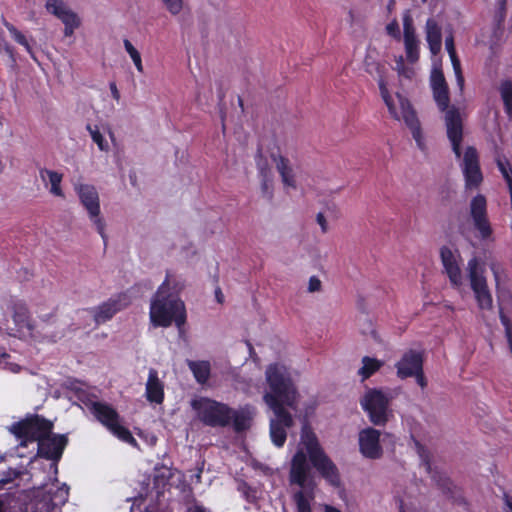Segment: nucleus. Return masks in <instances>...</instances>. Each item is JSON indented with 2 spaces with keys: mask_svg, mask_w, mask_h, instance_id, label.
Wrapping results in <instances>:
<instances>
[{
  "mask_svg": "<svg viewBox=\"0 0 512 512\" xmlns=\"http://www.w3.org/2000/svg\"><path fill=\"white\" fill-rule=\"evenodd\" d=\"M149 317L154 327H169L174 322L181 329L186 322L184 302L178 296L157 290L151 299Z\"/></svg>",
  "mask_w": 512,
  "mask_h": 512,
  "instance_id": "nucleus-4",
  "label": "nucleus"
},
{
  "mask_svg": "<svg viewBox=\"0 0 512 512\" xmlns=\"http://www.w3.org/2000/svg\"><path fill=\"white\" fill-rule=\"evenodd\" d=\"M68 496L69 488L66 484L60 485L55 478L37 490L33 500V512H59V506L67 502Z\"/></svg>",
  "mask_w": 512,
  "mask_h": 512,
  "instance_id": "nucleus-10",
  "label": "nucleus"
},
{
  "mask_svg": "<svg viewBox=\"0 0 512 512\" xmlns=\"http://www.w3.org/2000/svg\"><path fill=\"white\" fill-rule=\"evenodd\" d=\"M255 162L258 176L273 174L271 161L261 150L256 154Z\"/></svg>",
  "mask_w": 512,
  "mask_h": 512,
  "instance_id": "nucleus-38",
  "label": "nucleus"
},
{
  "mask_svg": "<svg viewBox=\"0 0 512 512\" xmlns=\"http://www.w3.org/2000/svg\"><path fill=\"white\" fill-rule=\"evenodd\" d=\"M164 4L165 8L171 13L172 15H178L184 6L183 0H161Z\"/></svg>",
  "mask_w": 512,
  "mask_h": 512,
  "instance_id": "nucleus-43",
  "label": "nucleus"
},
{
  "mask_svg": "<svg viewBox=\"0 0 512 512\" xmlns=\"http://www.w3.org/2000/svg\"><path fill=\"white\" fill-rule=\"evenodd\" d=\"M90 411L118 439L133 446L136 445V440L131 432L122 425L119 414L111 405L103 402H92Z\"/></svg>",
  "mask_w": 512,
  "mask_h": 512,
  "instance_id": "nucleus-11",
  "label": "nucleus"
},
{
  "mask_svg": "<svg viewBox=\"0 0 512 512\" xmlns=\"http://www.w3.org/2000/svg\"><path fill=\"white\" fill-rule=\"evenodd\" d=\"M449 57L451 59V63H452L453 70L455 73L457 86L459 87L460 91H462L464 88V77L462 75L460 60L458 59L456 54H454L453 56H449Z\"/></svg>",
  "mask_w": 512,
  "mask_h": 512,
  "instance_id": "nucleus-42",
  "label": "nucleus"
},
{
  "mask_svg": "<svg viewBox=\"0 0 512 512\" xmlns=\"http://www.w3.org/2000/svg\"><path fill=\"white\" fill-rule=\"evenodd\" d=\"M325 512H341L340 510L336 509L335 507L326 505L325 506Z\"/></svg>",
  "mask_w": 512,
  "mask_h": 512,
  "instance_id": "nucleus-55",
  "label": "nucleus"
},
{
  "mask_svg": "<svg viewBox=\"0 0 512 512\" xmlns=\"http://www.w3.org/2000/svg\"><path fill=\"white\" fill-rule=\"evenodd\" d=\"M131 303V298L126 294H119L92 310L94 320L102 324L110 320L117 312L124 309Z\"/></svg>",
  "mask_w": 512,
  "mask_h": 512,
  "instance_id": "nucleus-19",
  "label": "nucleus"
},
{
  "mask_svg": "<svg viewBox=\"0 0 512 512\" xmlns=\"http://www.w3.org/2000/svg\"><path fill=\"white\" fill-rule=\"evenodd\" d=\"M506 505L510 509V512H512V502L508 497H506Z\"/></svg>",
  "mask_w": 512,
  "mask_h": 512,
  "instance_id": "nucleus-56",
  "label": "nucleus"
},
{
  "mask_svg": "<svg viewBox=\"0 0 512 512\" xmlns=\"http://www.w3.org/2000/svg\"><path fill=\"white\" fill-rule=\"evenodd\" d=\"M123 46H124L126 53L129 55L130 59L132 60L137 72L140 74H143L144 73V65H143L141 53L139 52V50L132 44V42L129 39L123 40Z\"/></svg>",
  "mask_w": 512,
  "mask_h": 512,
  "instance_id": "nucleus-34",
  "label": "nucleus"
},
{
  "mask_svg": "<svg viewBox=\"0 0 512 512\" xmlns=\"http://www.w3.org/2000/svg\"><path fill=\"white\" fill-rule=\"evenodd\" d=\"M413 376L416 378V382L419 386H421L422 388L426 386L427 383L423 375V369L421 370V372H417Z\"/></svg>",
  "mask_w": 512,
  "mask_h": 512,
  "instance_id": "nucleus-52",
  "label": "nucleus"
},
{
  "mask_svg": "<svg viewBox=\"0 0 512 512\" xmlns=\"http://www.w3.org/2000/svg\"><path fill=\"white\" fill-rule=\"evenodd\" d=\"M145 395L150 403L161 404L164 399V384L155 369H150L146 382Z\"/></svg>",
  "mask_w": 512,
  "mask_h": 512,
  "instance_id": "nucleus-26",
  "label": "nucleus"
},
{
  "mask_svg": "<svg viewBox=\"0 0 512 512\" xmlns=\"http://www.w3.org/2000/svg\"><path fill=\"white\" fill-rule=\"evenodd\" d=\"M403 24V42L405 48V58L400 55L395 58V71L399 78L412 80L416 77V63L420 55V41L417 38L416 30L413 24V18L410 11H405L402 16Z\"/></svg>",
  "mask_w": 512,
  "mask_h": 512,
  "instance_id": "nucleus-5",
  "label": "nucleus"
},
{
  "mask_svg": "<svg viewBox=\"0 0 512 512\" xmlns=\"http://www.w3.org/2000/svg\"><path fill=\"white\" fill-rule=\"evenodd\" d=\"M130 512H135V508H134V505L131 507V510Z\"/></svg>",
  "mask_w": 512,
  "mask_h": 512,
  "instance_id": "nucleus-60",
  "label": "nucleus"
},
{
  "mask_svg": "<svg viewBox=\"0 0 512 512\" xmlns=\"http://www.w3.org/2000/svg\"><path fill=\"white\" fill-rule=\"evenodd\" d=\"M309 460L322 477L332 486L340 485V477L336 465L327 456L320 445L317 435L305 420L300 433V442L291 461L290 482L301 489L294 496L296 512H312L311 502L314 499V484L308 480Z\"/></svg>",
  "mask_w": 512,
  "mask_h": 512,
  "instance_id": "nucleus-1",
  "label": "nucleus"
},
{
  "mask_svg": "<svg viewBox=\"0 0 512 512\" xmlns=\"http://www.w3.org/2000/svg\"><path fill=\"white\" fill-rule=\"evenodd\" d=\"M271 158L280 175L283 187L286 190H295L297 188L296 174L290 160L281 154H273Z\"/></svg>",
  "mask_w": 512,
  "mask_h": 512,
  "instance_id": "nucleus-24",
  "label": "nucleus"
},
{
  "mask_svg": "<svg viewBox=\"0 0 512 512\" xmlns=\"http://www.w3.org/2000/svg\"><path fill=\"white\" fill-rule=\"evenodd\" d=\"M418 448V454L421 460V466L423 469L431 475V479L433 482H435L438 486H440L443 489H448V478L443 476L440 472H438L436 469L433 470L432 464L430 462L429 453L427 450H425L422 446L417 445Z\"/></svg>",
  "mask_w": 512,
  "mask_h": 512,
  "instance_id": "nucleus-29",
  "label": "nucleus"
},
{
  "mask_svg": "<svg viewBox=\"0 0 512 512\" xmlns=\"http://www.w3.org/2000/svg\"><path fill=\"white\" fill-rule=\"evenodd\" d=\"M400 512H424L418 507L417 501L408 494L399 497Z\"/></svg>",
  "mask_w": 512,
  "mask_h": 512,
  "instance_id": "nucleus-39",
  "label": "nucleus"
},
{
  "mask_svg": "<svg viewBox=\"0 0 512 512\" xmlns=\"http://www.w3.org/2000/svg\"><path fill=\"white\" fill-rule=\"evenodd\" d=\"M109 89H110L112 98L115 101L119 102L121 96H120V91L118 90L116 83L115 82H111L109 84Z\"/></svg>",
  "mask_w": 512,
  "mask_h": 512,
  "instance_id": "nucleus-51",
  "label": "nucleus"
},
{
  "mask_svg": "<svg viewBox=\"0 0 512 512\" xmlns=\"http://www.w3.org/2000/svg\"><path fill=\"white\" fill-rule=\"evenodd\" d=\"M489 268H490V270L493 273L496 286H498L499 283H500V276H501V272H502V267H501V265L499 263H497L495 261H491L489 263Z\"/></svg>",
  "mask_w": 512,
  "mask_h": 512,
  "instance_id": "nucleus-46",
  "label": "nucleus"
},
{
  "mask_svg": "<svg viewBox=\"0 0 512 512\" xmlns=\"http://www.w3.org/2000/svg\"><path fill=\"white\" fill-rule=\"evenodd\" d=\"M395 367L399 378L413 377L415 373L422 370V355L418 351L409 350L402 355L401 359L395 364Z\"/></svg>",
  "mask_w": 512,
  "mask_h": 512,
  "instance_id": "nucleus-22",
  "label": "nucleus"
},
{
  "mask_svg": "<svg viewBox=\"0 0 512 512\" xmlns=\"http://www.w3.org/2000/svg\"><path fill=\"white\" fill-rule=\"evenodd\" d=\"M237 389L243 391L244 393H246L248 395H253L255 393H259V391H260L258 386H254L252 388V386H250V385H242L240 382L237 383Z\"/></svg>",
  "mask_w": 512,
  "mask_h": 512,
  "instance_id": "nucleus-48",
  "label": "nucleus"
},
{
  "mask_svg": "<svg viewBox=\"0 0 512 512\" xmlns=\"http://www.w3.org/2000/svg\"><path fill=\"white\" fill-rule=\"evenodd\" d=\"M216 297H217L218 301L221 302V299H220L221 298V293H220V291L216 292Z\"/></svg>",
  "mask_w": 512,
  "mask_h": 512,
  "instance_id": "nucleus-59",
  "label": "nucleus"
},
{
  "mask_svg": "<svg viewBox=\"0 0 512 512\" xmlns=\"http://www.w3.org/2000/svg\"><path fill=\"white\" fill-rule=\"evenodd\" d=\"M383 366V361L373 357L365 356L362 358V367L358 370V374L362 380L368 379Z\"/></svg>",
  "mask_w": 512,
  "mask_h": 512,
  "instance_id": "nucleus-33",
  "label": "nucleus"
},
{
  "mask_svg": "<svg viewBox=\"0 0 512 512\" xmlns=\"http://www.w3.org/2000/svg\"><path fill=\"white\" fill-rule=\"evenodd\" d=\"M470 214L475 228L481 238L486 239L491 235V227L486 215V199L483 195L475 196L470 203Z\"/></svg>",
  "mask_w": 512,
  "mask_h": 512,
  "instance_id": "nucleus-21",
  "label": "nucleus"
},
{
  "mask_svg": "<svg viewBox=\"0 0 512 512\" xmlns=\"http://www.w3.org/2000/svg\"><path fill=\"white\" fill-rule=\"evenodd\" d=\"M391 396L380 389L367 390L360 400L362 409L376 426H384L393 417Z\"/></svg>",
  "mask_w": 512,
  "mask_h": 512,
  "instance_id": "nucleus-9",
  "label": "nucleus"
},
{
  "mask_svg": "<svg viewBox=\"0 0 512 512\" xmlns=\"http://www.w3.org/2000/svg\"><path fill=\"white\" fill-rule=\"evenodd\" d=\"M507 336H508L509 347H510V350L512 353V336L510 335L509 332L507 333Z\"/></svg>",
  "mask_w": 512,
  "mask_h": 512,
  "instance_id": "nucleus-57",
  "label": "nucleus"
},
{
  "mask_svg": "<svg viewBox=\"0 0 512 512\" xmlns=\"http://www.w3.org/2000/svg\"><path fill=\"white\" fill-rule=\"evenodd\" d=\"M12 320L14 328H9L14 336L25 340H39L40 337L29 317L28 310L23 304H15L13 307Z\"/></svg>",
  "mask_w": 512,
  "mask_h": 512,
  "instance_id": "nucleus-15",
  "label": "nucleus"
},
{
  "mask_svg": "<svg viewBox=\"0 0 512 512\" xmlns=\"http://www.w3.org/2000/svg\"><path fill=\"white\" fill-rule=\"evenodd\" d=\"M28 496L25 491L15 490L0 496V512H24Z\"/></svg>",
  "mask_w": 512,
  "mask_h": 512,
  "instance_id": "nucleus-25",
  "label": "nucleus"
},
{
  "mask_svg": "<svg viewBox=\"0 0 512 512\" xmlns=\"http://www.w3.org/2000/svg\"><path fill=\"white\" fill-rule=\"evenodd\" d=\"M385 29L389 36H391L392 38H394L397 41L401 40L400 28H399V24L396 20H393L390 23H388L386 25Z\"/></svg>",
  "mask_w": 512,
  "mask_h": 512,
  "instance_id": "nucleus-45",
  "label": "nucleus"
},
{
  "mask_svg": "<svg viewBox=\"0 0 512 512\" xmlns=\"http://www.w3.org/2000/svg\"><path fill=\"white\" fill-rule=\"evenodd\" d=\"M185 286L186 282L182 276L168 273L158 290H162L163 294L178 296Z\"/></svg>",
  "mask_w": 512,
  "mask_h": 512,
  "instance_id": "nucleus-31",
  "label": "nucleus"
},
{
  "mask_svg": "<svg viewBox=\"0 0 512 512\" xmlns=\"http://www.w3.org/2000/svg\"><path fill=\"white\" fill-rule=\"evenodd\" d=\"M461 166L465 176L466 187H477L482 181V174L479 168L478 155L473 147L466 148Z\"/></svg>",
  "mask_w": 512,
  "mask_h": 512,
  "instance_id": "nucleus-20",
  "label": "nucleus"
},
{
  "mask_svg": "<svg viewBox=\"0 0 512 512\" xmlns=\"http://www.w3.org/2000/svg\"><path fill=\"white\" fill-rule=\"evenodd\" d=\"M265 379L268 389L263 400L274 413V418L270 419V437L275 446L282 447L287 438L286 430L294 424L292 414L285 407L296 411L300 395L283 364H270L266 368Z\"/></svg>",
  "mask_w": 512,
  "mask_h": 512,
  "instance_id": "nucleus-2",
  "label": "nucleus"
},
{
  "mask_svg": "<svg viewBox=\"0 0 512 512\" xmlns=\"http://www.w3.org/2000/svg\"><path fill=\"white\" fill-rule=\"evenodd\" d=\"M321 286H322V284H321V281H320V279L318 277L312 276V277L309 278L308 288L307 289H308V291L310 293H314V292L320 291Z\"/></svg>",
  "mask_w": 512,
  "mask_h": 512,
  "instance_id": "nucleus-47",
  "label": "nucleus"
},
{
  "mask_svg": "<svg viewBox=\"0 0 512 512\" xmlns=\"http://www.w3.org/2000/svg\"><path fill=\"white\" fill-rule=\"evenodd\" d=\"M18 473L15 471H7L0 477V490L8 489L11 490L12 487L8 486L14 482V480L17 478Z\"/></svg>",
  "mask_w": 512,
  "mask_h": 512,
  "instance_id": "nucleus-44",
  "label": "nucleus"
},
{
  "mask_svg": "<svg viewBox=\"0 0 512 512\" xmlns=\"http://www.w3.org/2000/svg\"><path fill=\"white\" fill-rule=\"evenodd\" d=\"M4 26L9 31L11 37L20 45H22L25 50L34 58V53L32 46L30 45L28 39L25 37V35L20 32L14 25L10 24L9 22H4Z\"/></svg>",
  "mask_w": 512,
  "mask_h": 512,
  "instance_id": "nucleus-36",
  "label": "nucleus"
},
{
  "mask_svg": "<svg viewBox=\"0 0 512 512\" xmlns=\"http://www.w3.org/2000/svg\"><path fill=\"white\" fill-rule=\"evenodd\" d=\"M74 190L95 230L107 241L106 221L101 214L100 197L96 187L88 183H76Z\"/></svg>",
  "mask_w": 512,
  "mask_h": 512,
  "instance_id": "nucleus-8",
  "label": "nucleus"
},
{
  "mask_svg": "<svg viewBox=\"0 0 512 512\" xmlns=\"http://www.w3.org/2000/svg\"><path fill=\"white\" fill-rule=\"evenodd\" d=\"M497 1H498V5H499L500 18L502 20L505 16V7H506L507 0H497Z\"/></svg>",
  "mask_w": 512,
  "mask_h": 512,
  "instance_id": "nucleus-53",
  "label": "nucleus"
},
{
  "mask_svg": "<svg viewBox=\"0 0 512 512\" xmlns=\"http://www.w3.org/2000/svg\"><path fill=\"white\" fill-rule=\"evenodd\" d=\"M87 130L92 141L97 145L100 151L108 152L110 150L108 141L97 125H88Z\"/></svg>",
  "mask_w": 512,
  "mask_h": 512,
  "instance_id": "nucleus-35",
  "label": "nucleus"
},
{
  "mask_svg": "<svg viewBox=\"0 0 512 512\" xmlns=\"http://www.w3.org/2000/svg\"><path fill=\"white\" fill-rule=\"evenodd\" d=\"M108 133H109L110 139H111L112 141H114V133H113V131L109 129V130H108Z\"/></svg>",
  "mask_w": 512,
  "mask_h": 512,
  "instance_id": "nucleus-58",
  "label": "nucleus"
},
{
  "mask_svg": "<svg viewBox=\"0 0 512 512\" xmlns=\"http://www.w3.org/2000/svg\"><path fill=\"white\" fill-rule=\"evenodd\" d=\"M255 415V408L252 406H245L238 410L232 409L231 421L236 431H243L250 427L251 421Z\"/></svg>",
  "mask_w": 512,
  "mask_h": 512,
  "instance_id": "nucleus-30",
  "label": "nucleus"
},
{
  "mask_svg": "<svg viewBox=\"0 0 512 512\" xmlns=\"http://www.w3.org/2000/svg\"><path fill=\"white\" fill-rule=\"evenodd\" d=\"M445 126L447 137L451 143L452 150L457 158L461 156V141L463 137V120L460 112L451 108L445 114Z\"/></svg>",
  "mask_w": 512,
  "mask_h": 512,
  "instance_id": "nucleus-16",
  "label": "nucleus"
},
{
  "mask_svg": "<svg viewBox=\"0 0 512 512\" xmlns=\"http://www.w3.org/2000/svg\"><path fill=\"white\" fill-rule=\"evenodd\" d=\"M423 2H426L427 0H422Z\"/></svg>",
  "mask_w": 512,
  "mask_h": 512,
  "instance_id": "nucleus-61",
  "label": "nucleus"
},
{
  "mask_svg": "<svg viewBox=\"0 0 512 512\" xmlns=\"http://www.w3.org/2000/svg\"><path fill=\"white\" fill-rule=\"evenodd\" d=\"M12 355L7 354L3 348H0V367L12 373H18L21 366L12 360Z\"/></svg>",
  "mask_w": 512,
  "mask_h": 512,
  "instance_id": "nucleus-40",
  "label": "nucleus"
},
{
  "mask_svg": "<svg viewBox=\"0 0 512 512\" xmlns=\"http://www.w3.org/2000/svg\"><path fill=\"white\" fill-rule=\"evenodd\" d=\"M430 84L438 107L442 111L445 110L449 103L448 87L441 69L436 65L431 71Z\"/></svg>",
  "mask_w": 512,
  "mask_h": 512,
  "instance_id": "nucleus-23",
  "label": "nucleus"
},
{
  "mask_svg": "<svg viewBox=\"0 0 512 512\" xmlns=\"http://www.w3.org/2000/svg\"><path fill=\"white\" fill-rule=\"evenodd\" d=\"M425 36L431 53L438 54L442 47V29L434 18L426 21Z\"/></svg>",
  "mask_w": 512,
  "mask_h": 512,
  "instance_id": "nucleus-27",
  "label": "nucleus"
},
{
  "mask_svg": "<svg viewBox=\"0 0 512 512\" xmlns=\"http://www.w3.org/2000/svg\"><path fill=\"white\" fill-rule=\"evenodd\" d=\"M40 178L46 187H49V192L56 197L63 198L64 192L61 187L63 174L50 169H41L39 172Z\"/></svg>",
  "mask_w": 512,
  "mask_h": 512,
  "instance_id": "nucleus-28",
  "label": "nucleus"
},
{
  "mask_svg": "<svg viewBox=\"0 0 512 512\" xmlns=\"http://www.w3.org/2000/svg\"><path fill=\"white\" fill-rule=\"evenodd\" d=\"M316 222L318 223V225L320 226L321 228V231L323 233H326L329 229L328 227V223H327V220L324 216L323 213L319 212L317 215H316Z\"/></svg>",
  "mask_w": 512,
  "mask_h": 512,
  "instance_id": "nucleus-49",
  "label": "nucleus"
},
{
  "mask_svg": "<svg viewBox=\"0 0 512 512\" xmlns=\"http://www.w3.org/2000/svg\"><path fill=\"white\" fill-rule=\"evenodd\" d=\"M261 192L266 197H271L274 187V174L258 176Z\"/></svg>",
  "mask_w": 512,
  "mask_h": 512,
  "instance_id": "nucleus-41",
  "label": "nucleus"
},
{
  "mask_svg": "<svg viewBox=\"0 0 512 512\" xmlns=\"http://www.w3.org/2000/svg\"><path fill=\"white\" fill-rule=\"evenodd\" d=\"M189 369L192 371L196 381L200 384H205L209 377L211 366L208 361H192L187 362Z\"/></svg>",
  "mask_w": 512,
  "mask_h": 512,
  "instance_id": "nucleus-32",
  "label": "nucleus"
},
{
  "mask_svg": "<svg viewBox=\"0 0 512 512\" xmlns=\"http://www.w3.org/2000/svg\"><path fill=\"white\" fill-rule=\"evenodd\" d=\"M191 407L203 424L211 427H224L231 422L232 408L227 404L208 397H197L191 401Z\"/></svg>",
  "mask_w": 512,
  "mask_h": 512,
  "instance_id": "nucleus-7",
  "label": "nucleus"
},
{
  "mask_svg": "<svg viewBox=\"0 0 512 512\" xmlns=\"http://www.w3.org/2000/svg\"><path fill=\"white\" fill-rule=\"evenodd\" d=\"M67 439L64 435H52L49 434L41 439L38 443H36L37 454L40 457H44L48 460H52L50 465V469L53 471V474H57V464L56 462L60 459L63 450L66 446Z\"/></svg>",
  "mask_w": 512,
  "mask_h": 512,
  "instance_id": "nucleus-14",
  "label": "nucleus"
},
{
  "mask_svg": "<svg viewBox=\"0 0 512 512\" xmlns=\"http://www.w3.org/2000/svg\"><path fill=\"white\" fill-rule=\"evenodd\" d=\"M187 512H210V511L202 506L195 505L193 507H190Z\"/></svg>",
  "mask_w": 512,
  "mask_h": 512,
  "instance_id": "nucleus-54",
  "label": "nucleus"
},
{
  "mask_svg": "<svg viewBox=\"0 0 512 512\" xmlns=\"http://www.w3.org/2000/svg\"><path fill=\"white\" fill-rule=\"evenodd\" d=\"M445 48H446L449 56H453L454 54H456L455 47H454V39L452 36L446 37Z\"/></svg>",
  "mask_w": 512,
  "mask_h": 512,
  "instance_id": "nucleus-50",
  "label": "nucleus"
},
{
  "mask_svg": "<svg viewBox=\"0 0 512 512\" xmlns=\"http://www.w3.org/2000/svg\"><path fill=\"white\" fill-rule=\"evenodd\" d=\"M466 271L478 308L483 311L492 310L493 298L488 287L484 261L477 256L471 257L467 262Z\"/></svg>",
  "mask_w": 512,
  "mask_h": 512,
  "instance_id": "nucleus-6",
  "label": "nucleus"
},
{
  "mask_svg": "<svg viewBox=\"0 0 512 512\" xmlns=\"http://www.w3.org/2000/svg\"><path fill=\"white\" fill-rule=\"evenodd\" d=\"M46 9L62 21L65 36L73 35L75 29L80 26V18L62 0H47Z\"/></svg>",
  "mask_w": 512,
  "mask_h": 512,
  "instance_id": "nucleus-18",
  "label": "nucleus"
},
{
  "mask_svg": "<svg viewBox=\"0 0 512 512\" xmlns=\"http://www.w3.org/2000/svg\"><path fill=\"white\" fill-rule=\"evenodd\" d=\"M443 273L449 279L453 289L461 291L464 288L463 260L458 249L442 246L439 251Z\"/></svg>",
  "mask_w": 512,
  "mask_h": 512,
  "instance_id": "nucleus-13",
  "label": "nucleus"
},
{
  "mask_svg": "<svg viewBox=\"0 0 512 512\" xmlns=\"http://www.w3.org/2000/svg\"><path fill=\"white\" fill-rule=\"evenodd\" d=\"M52 427V422L36 415L14 423L10 431L22 439V446H27L29 442L36 445L45 436L51 434Z\"/></svg>",
  "mask_w": 512,
  "mask_h": 512,
  "instance_id": "nucleus-12",
  "label": "nucleus"
},
{
  "mask_svg": "<svg viewBox=\"0 0 512 512\" xmlns=\"http://www.w3.org/2000/svg\"><path fill=\"white\" fill-rule=\"evenodd\" d=\"M380 431L368 427L358 434L359 451L363 457L368 459H379L383 454L380 444Z\"/></svg>",
  "mask_w": 512,
  "mask_h": 512,
  "instance_id": "nucleus-17",
  "label": "nucleus"
},
{
  "mask_svg": "<svg viewBox=\"0 0 512 512\" xmlns=\"http://www.w3.org/2000/svg\"><path fill=\"white\" fill-rule=\"evenodd\" d=\"M499 89L505 111L509 117H512V82L509 80L503 81Z\"/></svg>",
  "mask_w": 512,
  "mask_h": 512,
  "instance_id": "nucleus-37",
  "label": "nucleus"
},
{
  "mask_svg": "<svg viewBox=\"0 0 512 512\" xmlns=\"http://www.w3.org/2000/svg\"><path fill=\"white\" fill-rule=\"evenodd\" d=\"M370 60L371 57L367 56L365 59V69L368 73L372 75L376 74L379 77V90L389 113L394 119L403 120L405 122L407 127L410 129L417 146L423 150L425 148V141L415 111L412 109L409 101L400 94H396L395 96L390 95L386 82L382 76L381 66Z\"/></svg>",
  "mask_w": 512,
  "mask_h": 512,
  "instance_id": "nucleus-3",
  "label": "nucleus"
}]
</instances>
